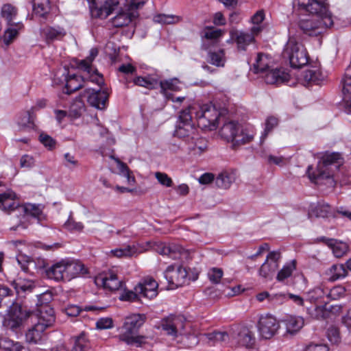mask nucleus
<instances>
[{
    "label": "nucleus",
    "instance_id": "nucleus-2",
    "mask_svg": "<svg viewBox=\"0 0 351 351\" xmlns=\"http://www.w3.org/2000/svg\"><path fill=\"white\" fill-rule=\"evenodd\" d=\"M147 317L145 314H132L127 317L125 319L123 326L121 328V332L119 335V339L126 343L128 345L141 346L146 342L147 337L143 335H137L138 329L145 322Z\"/></svg>",
    "mask_w": 351,
    "mask_h": 351
},
{
    "label": "nucleus",
    "instance_id": "nucleus-37",
    "mask_svg": "<svg viewBox=\"0 0 351 351\" xmlns=\"http://www.w3.org/2000/svg\"><path fill=\"white\" fill-rule=\"evenodd\" d=\"M326 274L329 276L330 280L335 281L346 277L348 275V271L343 264H335L328 269Z\"/></svg>",
    "mask_w": 351,
    "mask_h": 351
},
{
    "label": "nucleus",
    "instance_id": "nucleus-48",
    "mask_svg": "<svg viewBox=\"0 0 351 351\" xmlns=\"http://www.w3.org/2000/svg\"><path fill=\"white\" fill-rule=\"evenodd\" d=\"M204 336L208 340V343L213 345L216 343L223 342L228 339V334L226 332H213L205 334Z\"/></svg>",
    "mask_w": 351,
    "mask_h": 351
},
{
    "label": "nucleus",
    "instance_id": "nucleus-22",
    "mask_svg": "<svg viewBox=\"0 0 351 351\" xmlns=\"http://www.w3.org/2000/svg\"><path fill=\"white\" fill-rule=\"evenodd\" d=\"M36 317L38 322L45 328L51 326L55 322V315L53 308L50 305H43L38 306Z\"/></svg>",
    "mask_w": 351,
    "mask_h": 351
},
{
    "label": "nucleus",
    "instance_id": "nucleus-14",
    "mask_svg": "<svg viewBox=\"0 0 351 351\" xmlns=\"http://www.w3.org/2000/svg\"><path fill=\"white\" fill-rule=\"evenodd\" d=\"M187 271L181 265H171L165 271V277L167 280L171 289L184 285L188 280Z\"/></svg>",
    "mask_w": 351,
    "mask_h": 351
},
{
    "label": "nucleus",
    "instance_id": "nucleus-17",
    "mask_svg": "<svg viewBox=\"0 0 351 351\" xmlns=\"http://www.w3.org/2000/svg\"><path fill=\"white\" fill-rule=\"evenodd\" d=\"M158 282L152 278H147L143 282L138 284L134 289L144 298L152 300L158 295Z\"/></svg>",
    "mask_w": 351,
    "mask_h": 351
},
{
    "label": "nucleus",
    "instance_id": "nucleus-60",
    "mask_svg": "<svg viewBox=\"0 0 351 351\" xmlns=\"http://www.w3.org/2000/svg\"><path fill=\"white\" fill-rule=\"evenodd\" d=\"M64 227L69 231L80 232L83 230L84 226L81 222H76L72 218H69L64 224Z\"/></svg>",
    "mask_w": 351,
    "mask_h": 351
},
{
    "label": "nucleus",
    "instance_id": "nucleus-36",
    "mask_svg": "<svg viewBox=\"0 0 351 351\" xmlns=\"http://www.w3.org/2000/svg\"><path fill=\"white\" fill-rule=\"evenodd\" d=\"M235 180V175L233 172L227 171L220 173L215 179V184L221 189H227Z\"/></svg>",
    "mask_w": 351,
    "mask_h": 351
},
{
    "label": "nucleus",
    "instance_id": "nucleus-25",
    "mask_svg": "<svg viewBox=\"0 0 351 351\" xmlns=\"http://www.w3.org/2000/svg\"><path fill=\"white\" fill-rule=\"evenodd\" d=\"M47 101L45 99H41L36 101L34 106L27 110L25 117L19 121V125L24 129H32L34 127L33 113L35 110L44 108L47 106Z\"/></svg>",
    "mask_w": 351,
    "mask_h": 351
},
{
    "label": "nucleus",
    "instance_id": "nucleus-4",
    "mask_svg": "<svg viewBox=\"0 0 351 351\" xmlns=\"http://www.w3.org/2000/svg\"><path fill=\"white\" fill-rule=\"evenodd\" d=\"M32 313L28 311L22 305L13 303L8 310L3 324L7 332H11L18 336L21 334L24 323L27 318L32 316Z\"/></svg>",
    "mask_w": 351,
    "mask_h": 351
},
{
    "label": "nucleus",
    "instance_id": "nucleus-43",
    "mask_svg": "<svg viewBox=\"0 0 351 351\" xmlns=\"http://www.w3.org/2000/svg\"><path fill=\"white\" fill-rule=\"evenodd\" d=\"M133 82L136 86L145 87L149 90L155 88L158 84V80L151 76L136 77L134 78Z\"/></svg>",
    "mask_w": 351,
    "mask_h": 351
},
{
    "label": "nucleus",
    "instance_id": "nucleus-6",
    "mask_svg": "<svg viewBox=\"0 0 351 351\" xmlns=\"http://www.w3.org/2000/svg\"><path fill=\"white\" fill-rule=\"evenodd\" d=\"M220 135L227 141L232 142L233 146L248 143L254 138L253 132L241 130L239 123L233 121H227L223 125Z\"/></svg>",
    "mask_w": 351,
    "mask_h": 351
},
{
    "label": "nucleus",
    "instance_id": "nucleus-11",
    "mask_svg": "<svg viewBox=\"0 0 351 351\" xmlns=\"http://www.w3.org/2000/svg\"><path fill=\"white\" fill-rule=\"evenodd\" d=\"M186 324V319L181 315L171 314L160 321L161 328L167 335L176 338L182 335Z\"/></svg>",
    "mask_w": 351,
    "mask_h": 351
},
{
    "label": "nucleus",
    "instance_id": "nucleus-7",
    "mask_svg": "<svg viewBox=\"0 0 351 351\" xmlns=\"http://www.w3.org/2000/svg\"><path fill=\"white\" fill-rule=\"evenodd\" d=\"M189 108H195V110H192V114H195L199 127L208 130H213L217 128L219 113L215 106L204 104L189 106Z\"/></svg>",
    "mask_w": 351,
    "mask_h": 351
},
{
    "label": "nucleus",
    "instance_id": "nucleus-13",
    "mask_svg": "<svg viewBox=\"0 0 351 351\" xmlns=\"http://www.w3.org/2000/svg\"><path fill=\"white\" fill-rule=\"evenodd\" d=\"M97 55L98 49L97 48H92L89 56L79 62L78 68L87 73L90 82L101 85L104 82L103 77L98 73L96 69L92 66V62Z\"/></svg>",
    "mask_w": 351,
    "mask_h": 351
},
{
    "label": "nucleus",
    "instance_id": "nucleus-42",
    "mask_svg": "<svg viewBox=\"0 0 351 351\" xmlns=\"http://www.w3.org/2000/svg\"><path fill=\"white\" fill-rule=\"evenodd\" d=\"M71 351H91L90 342L84 332L75 337L74 346Z\"/></svg>",
    "mask_w": 351,
    "mask_h": 351
},
{
    "label": "nucleus",
    "instance_id": "nucleus-27",
    "mask_svg": "<svg viewBox=\"0 0 351 351\" xmlns=\"http://www.w3.org/2000/svg\"><path fill=\"white\" fill-rule=\"evenodd\" d=\"M17 9L10 3L4 4L1 10V15L7 23L8 26H14L19 29L23 27V24L19 22H14V20L17 16Z\"/></svg>",
    "mask_w": 351,
    "mask_h": 351
},
{
    "label": "nucleus",
    "instance_id": "nucleus-64",
    "mask_svg": "<svg viewBox=\"0 0 351 351\" xmlns=\"http://www.w3.org/2000/svg\"><path fill=\"white\" fill-rule=\"evenodd\" d=\"M278 121L274 117H269L267 119L265 122V128L262 138H265L267 134L273 130L278 125Z\"/></svg>",
    "mask_w": 351,
    "mask_h": 351
},
{
    "label": "nucleus",
    "instance_id": "nucleus-3",
    "mask_svg": "<svg viewBox=\"0 0 351 351\" xmlns=\"http://www.w3.org/2000/svg\"><path fill=\"white\" fill-rule=\"evenodd\" d=\"M269 60L268 56L263 53H258L254 64V73H265V80L267 84H280L287 82L290 75L282 69H269Z\"/></svg>",
    "mask_w": 351,
    "mask_h": 351
},
{
    "label": "nucleus",
    "instance_id": "nucleus-47",
    "mask_svg": "<svg viewBox=\"0 0 351 351\" xmlns=\"http://www.w3.org/2000/svg\"><path fill=\"white\" fill-rule=\"evenodd\" d=\"M208 58V62L216 66H223L225 64L226 58L223 49H219L217 51H210Z\"/></svg>",
    "mask_w": 351,
    "mask_h": 351
},
{
    "label": "nucleus",
    "instance_id": "nucleus-53",
    "mask_svg": "<svg viewBox=\"0 0 351 351\" xmlns=\"http://www.w3.org/2000/svg\"><path fill=\"white\" fill-rule=\"evenodd\" d=\"M328 339L333 344H339L341 341L339 329L336 326H330L327 330Z\"/></svg>",
    "mask_w": 351,
    "mask_h": 351
},
{
    "label": "nucleus",
    "instance_id": "nucleus-33",
    "mask_svg": "<svg viewBox=\"0 0 351 351\" xmlns=\"http://www.w3.org/2000/svg\"><path fill=\"white\" fill-rule=\"evenodd\" d=\"M237 342L241 346L252 348L255 343V337L249 328L243 327L238 332Z\"/></svg>",
    "mask_w": 351,
    "mask_h": 351
},
{
    "label": "nucleus",
    "instance_id": "nucleus-1",
    "mask_svg": "<svg viewBox=\"0 0 351 351\" xmlns=\"http://www.w3.org/2000/svg\"><path fill=\"white\" fill-rule=\"evenodd\" d=\"M298 8L301 11L316 15L319 19L302 20L299 23L300 28L303 32L311 36H317L322 33L325 28L333 25L331 13L328 11V5L319 0H298Z\"/></svg>",
    "mask_w": 351,
    "mask_h": 351
},
{
    "label": "nucleus",
    "instance_id": "nucleus-62",
    "mask_svg": "<svg viewBox=\"0 0 351 351\" xmlns=\"http://www.w3.org/2000/svg\"><path fill=\"white\" fill-rule=\"evenodd\" d=\"M119 171L121 173L127 178L128 182L129 183L134 182V178L133 176H131L130 174V169L126 165V164L121 162L119 159H115Z\"/></svg>",
    "mask_w": 351,
    "mask_h": 351
},
{
    "label": "nucleus",
    "instance_id": "nucleus-5",
    "mask_svg": "<svg viewBox=\"0 0 351 351\" xmlns=\"http://www.w3.org/2000/svg\"><path fill=\"white\" fill-rule=\"evenodd\" d=\"M342 164V158L339 153H326L319 161L316 171L311 172L313 167L309 165L307 168L306 173L309 179L314 182L319 180L330 178L332 173L329 167L335 165L337 168Z\"/></svg>",
    "mask_w": 351,
    "mask_h": 351
},
{
    "label": "nucleus",
    "instance_id": "nucleus-54",
    "mask_svg": "<svg viewBox=\"0 0 351 351\" xmlns=\"http://www.w3.org/2000/svg\"><path fill=\"white\" fill-rule=\"evenodd\" d=\"M178 21V16L174 15L158 14L154 17L155 23L161 24H173Z\"/></svg>",
    "mask_w": 351,
    "mask_h": 351
},
{
    "label": "nucleus",
    "instance_id": "nucleus-19",
    "mask_svg": "<svg viewBox=\"0 0 351 351\" xmlns=\"http://www.w3.org/2000/svg\"><path fill=\"white\" fill-rule=\"evenodd\" d=\"M16 198V193L10 190L0 193V209L8 213L14 211L19 213L21 204Z\"/></svg>",
    "mask_w": 351,
    "mask_h": 351
},
{
    "label": "nucleus",
    "instance_id": "nucleus-34",
    "mask_svg": "<svg viewBox=\"0 0 351 351\" xmlns=\"http://www.w3.org/2000/svg\"><path fill=\"white\" fill-rule=\"evenodd\" d=\"M45 329L46 328L43 326L42 324L36 323L26 332L25 337L27 341L29 343H37L42 339L43 332Z\"/></svg>",
    "mask_w": 351,
    "mask_h": 351
},
{
    "label": "nucleus",
    "instance_id": "nucleus-12",
    "mask_svg": "<svg viewBox=\"0 0 351 351\" xmlns=\"http://www.w3.org/2000/svg\"><path fill=\"white\" fill-rule=\"evenodd\" d=\"M257 329L261 339H271L280 329V324L274 316L269 314L262 315L258 319Z\"/></svg>",
    "mask_w": 351,
    "mask_h": 351
},
{
    "label": "nucleus",
    "instance_id": "nucleus-21",
    "mask_svg": "<svg viewBox=\"0 0 351 351\" xmlns=\"http://www.w3.org/2000/svg\"><path fill=\"white\" fill-rule=\"evenodd\" d=\"M160 253L167 255L172 259H180L182 261L186 260L189 256V253L187 250L177 244L164 245L161 247Z\"/></svg>",
    "mask_w": 351,
    "mask_h": 351
},
{
    "label": "nucleus",
    "instance_id": "nucleus-45",
    "mask_svg": "<svg viewBox=\"0 0 351 351\" xmlns=\"http://www.w3.org/2000/svg\"><path fill=\"white\" fill-rule=\"evenodd\" d=\"M14 288L18 294L32 292L35 288L32 280L19 278L14 282Z\"/></svg>",
    "mask_w": 351,
    "mask_h": 351
},
{
    "label": "nucleus",
    "instance_id": "nucleus-24",
    "mask_svg": "<svg viewBox=\"0 0 351 351\" xmlns=\"http://www.w3.org/2000/svg\"><path fill=\"white\" fill-rule=\"evenodd\" d=\"M66 280H71L80 275L86 274L88 272L84 265L80 261L66 259Z\"/></svg>",
    "mask_w": 351,
    "mask_h": 351
},
{
    "label": "nucleus",
    "instance_id": "nucleus-28",
    "mask_svg": "<svg viewBox=\"0 0 351 351\" xmlns=\"http://www.w3.org/2000/svg\"><path fill=\"white\" fill-rule=\"evenodd\" d=\"M343 101L348 112L351 113V68L346 70L342 80Z\"/></svg>",
    "mask_w": 351,
    "mask_h": 351
},
{
    "label": "nucleus",
    "instance_id": "nucleus-18",
    "mask_svg": "<svg viewBox=\"0 0 351 351\" xmlns=\"http://www.w3.org/2000/svg\"><path fill=\"white\" fill-rule=\"evenodd\" d=\"M231 39L237 44L239 51H245L247 46L255 42V36L258 34L252 32L236 30L230 32Z\"/></svg>",
    "mask_w": 351,
    "mask_h": 351
},
{
    "label": "nucleus",
    "instance_id": "nucleus-10",
    "mask_svg": "<svg viewBox=\"0 0 351 351\" xmlns=\"http://www.w3.org/2000/svg\"><path fill=\"white\" fill-rule=\"evenodd\" d=\"M146 1L147 0H106L104 4L100 8H96L93 13L97 12L96 15L98 18L106 19L114 9L122 8L124 6L128 10L130 8L136 10Z\"/></svg>",
    "mask_w": 351,
    "mask_h": 351
},
{
    "label": "nucleus",
    "instance_id": "nucleus-55",
    "mask_svg": "<svg viewBox=\"0 0 351 351\" xmlns=\"http://www.w3.org/2000/svg\"><path fill=\"white\" fill-rule=\"evenodd\" d=\"M223 272L221 268L213 267L208 271L207 276L210 281L214 284H218L222 276Z\"/></svg>",
    "mask_w": 351,
    "mask_h": 351
},
{
    "label": "nucleus",
    "instance_id": "nucleus-20",
    "mask_svg": "<svg viewBox=\"0 0 351 351\" xmlns=\"http://www.w3.org/2000/svg\"><path fill=\"white\" fill-rule=\"evenodd\" d=\"M117 10V14L112 19V24L115 27H121L128 25L132 21L138 16L136 10H132L130 8L128 10L124 6L123 8L114 9Z\"/></svg>",
    "mask_w": 351,
    "mask_h": 351
},
{
    "label": "nucleus",
    "instance_id": "nucleus-41",
    "mask_svg": "<svg viewBox=\"0 0 351 351\" xmlns=\"http://www.w3.org/2000/svg\"><path fill=\"white\" fill-rule=\"evenodd\" d=\"M307 313L315 319H325L330 314V312L324 306H313L307 308Z\"/></svg>",
    "mask_w": 351,
    "mask_h": 351
},
{
    "label": "nucleus",
    "instance_id": "nucleus-57",
    "mask_svg": "<svg viewBox=\"0 0 351 351\" xmlns=\"http://www.w3.org/2000/svg\"><path fill=\"white\" fill-rule=\"evenodd\" d=\"M39 141L45 147L49 150H52L56 147V140L45 133H41L39 135Z\"/></svg>",
    "mask_w": 351,
    "mask_h": 351
},
{
    "label": "nucleus",
    "instance_id": "nucleus-9",
    "mask_svg": "<svg viewBox=\"0 0 351 351\" xmlns=\"http://www.w3.org/2000/svg\"><path fill=\"white\" fill-rule=\"evenodd\" d=\"M283 56L288 58L291 66L301 68L308 62V57L304 47L294 39L290 38L285 45Z\"/></svg>",
    "mask_w": 351,
    "mask_h": 351
},
{
    "label": "nucleus",
    "instance_id": "nucleus-56",
    "mask_svg": "<svg viewBox=\"0 0 351 351\" xmlns=\"http://www.w3.org/2000/svg\"><path fill=\"white\" fill-rule=\"evenodd\" d=\"M182 343L187 348H193L197 346L199 343L198 337L195 334H186L181 335Z\"/></svg>",
    "mask_w": 351,
    "mask_h": 351
},
{
    "label": "nucleus",
    "instance_id": "nucleus-29",
    "mask_svg": "<svg viewBox=\"0 0 351 351\" xmlns=\"http://www.w3.org/2000/svg\"><path fill=\"white\" fill-rule=\"evenodd\" d=\"M66 85H65V90L64 93L67 95H70L72 93L79 90L82 87V82L88 80H90V78L86 73L84 74L83 76H78L75 74L69 75L68 77H66Z\"/></svg>",
    "mask_w": 351,
    "mask_h": 351
},
{
    "label": "nucleus",
    "instance_id": "nucleus-23",
    "mask_svg": "<svg viewBox=\"0 0 351 351\" xmlns=\"http://www.w3.org/2000/svg\"><path fill=\"white\" fill-rule=\"evenodd\" d=\"M66 259H63L49 267L46 270V275L50 279L56 281L66 280Z\"/></svg>",
    "mask_w": 351,
    "mask_h": 351
},
{
    "label": "nucleus",
    "instance_id": "nucleus-51",
    "mask_svg": "<svg viewBox=\"0 0 351 351\" xmlns=\"http://www.w3.org/2000/svg\"><path fill=\"white\" fill-rule=\"evenodd\" d=\"M295 269V261H293L291 263L285 265L277 275L278 281H283L292 274L293 270Z\"/></svg>",
    "mask_w": 351,
    "mask_h": 351
},
{
    "label": "nucleus",
    "instance_id": "nucleus-39",
    "mask_svg": "<svg viewBox=\"0 0 351 351\" xmlns=\"http://www.w3.org/2000/svg\"><path fill=\"white\" fill-rule=\"evenodd\" d=\"M265 17V12L263 10L257 11L252 17L251 22L254 25L251 27L250 31L253 34H259L263 30V22Z\"/></svg>",
    "mask_w": 351,
    "mask_h": 351
},
{
    "label": "nucleus",
    "instance_id": "nucleus-26",
    "mask_svg": "<svg viewBox=\"0 0 351 351\" xmlns=\"http://www.w3.org/2000/svg\"><path fill=\"white\" fill-rule=\"evenodd\" d=\"M318 239L327 245L332 250L333 254L337 258L342 257L348 251V245L346 243L324 237H320Z\"/></svg>",
    "mask_w": 351,
    "mask_h": 351
},
{
    "label": "nucleus",
    "instance_id": "nucleus-52",
    "mask_svg": "<svg viewBox=\"0 0 351 351\" xmlns=\"http://www.w3.org/2000/svg\"><path fill=\"white\" fill-rule=\"evenodd\" d=\"M20 29L14 26H9L4 32L3 39L6 45H9L17 36Z\"/></svg>",
    "mask_w": 351,
    "mask_h": 351
},
{
    "label": "nucleus",
    "instance_id": "nucleus-44",
    "mask_svg": "<svg viewBox=\"0 0 351 351\" xmlns=\"http://www.w3.org/2000/svg\"><path fill=\"white\" fill-rule=\"evenodd\" d=\"M330 213V206L328 204L319 203L312 207L308 215L310 217H327Z\"/></svg>",
    "mask_w": 351,
    "mask_h": 351
},
{
    "label": "nucleus",
    "instance_id": "nucleus-63",
    "mask_svg": "<svg viewBox=\"0 0 351 351\" xmlns=\"http://www.w3.org/2000/svg\"><path fill=\"white\" fill-rule=\"evenodd\" d=\"M304 351H329V347L326 343L312 342L305 347Z\"/></svg>",
    "mask_w": 351,
    "mask_h": 351
},
{
    "label": "nucleus",
    "instance_id": "nucleus-50",
    "mask_svg": "<svg viewBox=\"0 0 351 351\" xmlns=\"http://www.w3.org/2000/svg\"><path fill=\"white\" fill-rule=\"evenodd\" d=\"M136 251L137 250L135 246L128 245L124 247L111 250V253L114 256L121 258L123 256H132L136 253Z\"/></svg>",
    "mask_w": 351,
    "mask_h": 351
},
{
    "label": "nucleus",
    "instance_id": "nucleus-40",
    "mask_svg": "<svg viewBox=\"0 0 351 351\" xmlns=\"http://www.w3.org/2000/svg\"><path fill=\"white\" fill-rule=\"evenodd\" d=\"M27 351L19 342H14L8 338L0 339V351Z\"/></svg>",
    "mask_w": 351,
    "mask_h": 351
},
{
    "label": "nucleus",
    "instance_id": "nucleus-49",
    "mask_svg": "<svg viewBox=\"0 0 351 351\" xmlns=\"http://www.w3.org/2000/svg\"><path fill=\"white\" fill-rule=\"evenodd\" d=\"M278 265L276 263H269L265 261L259 269V275L265 278L270 277V276L278 269Z\"/></svg>",
    "mask_w": 351,
    "mask_h": 351
},
{
    "label": "nucleus",
    "instance_id": "nucleus-15",
    "mask_svg": "<svg viewBox=\"0 0 351 351\" xmlns=\"http://www.w3.org/2000/svg\"><path fill=\"white\" fill-rule=\"evenodd\" d=\"M88 103L93 107L103 110L106 108L108 99V93L105 90H95L88 88L83 93Z\"/></svg>",
    "mask_w": 351,
    "mask_h": 351
},
{
    "label": "nucleus",
    "instance_id": "nucleus-16",
    "mask_svg": "<svg viewBox=\"0 0 351 351\" xmlns=\"http://www.w3.org/2000/svg\"><path fill=\"white\" fill-rule=\"evenodd\" d=\"M95 283L97 286L110 291H117L122 286V281L112 271L99 274L95 278Z\"/></svg>",
    "mask_w": 351,
    "mask_h": 351
},
{
    "label": "nucleus",
    "instance_id": "nucleus-38",
    "mask_svg": "<svg viewBox=\"0 0 351 351\" xmlns=\"http://www.w3.org/2000/svg\"><path fill=\"white\" fill-rule=\"evenodd\" d=\"M188 149L193 152L194 154L199 155L205 152L208 148V142L203 138H197L195 136L194 140H190Z\"/></svg>",
    "mask_w": 351,
    "mask_h": 351
},
{
    "label": "nucleus",
    "instance_id": "nucleus-31",
    "mask_svg": "<svg viewBox=\"0 0 351 351\" xmlns=\"http://www.w3.org/2000/svg\"><path fill=\"white\" fill-rule=\"evenodd\" d=\"M285 326L287 333L291 335L298 332L304 325V320L302 317L289 316L282 320Z\"/></svg>",
    "mask_w": 351,
    "mask_h": 351
},
{
    "label": "nucleus",
    "instance_id": "nucleus-61",
    "mask_svg": "<svg viewBox=\"0 0 351 351\" xmlns=\"http://www.w3.org/2000/svg\"><path fill=\"white\" fill-rule=\"evenodd\" d=\"M223 34V32L219 29H215L213 27H208L204 30V36L206 39L215 40L221 37Z\"/></svg>",
    "mask_w": 351,
    "mask_h": 351
},
{
    "label": "nucleus",
    "instance_id": "nucleus-8",
    "mask_svg": "<svg viewBox=\"0 0 351 351\" xmlns=\"http://www.w3.org/2000/svg\"><path fill=\"white\" fill-rule=\"evenodd\" d=\"M195 108H187L182 110L178 117L174 135L184 138L186 142L194 140L196 136V128L192 119V110Z\"/></svg>",
    "mask_w": 351,
    "mask_h": 351
},
{
    "label": "nucleus",
    "instance_id": "nucleus-59",
    "mask_svg": "<svg viewBox=\"0 0 351 351\" xmlns=\"http://www.w3.org/2000/svg\"><path fill=\"white\" fill-rule=\"evenodd\" d=\"M155 177L161 185L166 187L173 186V180L167 173L158 171L155 173Z\"/></svg>",
    "mask_w": 351,
    "mask_h": 351
},
{
    "label": "nucleus",
    "instance_id": "nucleus-46",
    "mask_svg": "<svg viewBox=\"0 0 351 351\" xmlns=\"http://www.w3.org/2000/svg\"><path fill=\"white\" fill-rule=\"evenodd\" d=\"M33 10L36 14L45 16L50 10L49 0H34Z\"/></svg>",
    "mask_w": 351,
    "mask_h": 351
},
{
    "label": "nucleus",
    "instance_id": "nucleus-35",
    "mask_svg": "<svg viewBox=\"0 0 351 351\" xmlns=\"http://www.w3.org/2000/svg\"><path fill=\"white\" fill-rule=\"evenodd\" d=\"M19 214L30 215L33 217L37 218L39 221H40L43 215V211L40 205L27 203L21 204Z\"/></svg>",
    "mask_w": 351,
    "mask_h": 351
},
{
    "label": "nucleus",
    "instance_id": "nucleus-58",
    "mask_svg": "<svg viewBox=\"0 0 351 351\" xmlns=\"http://www.w3.org/2000/svg\"><path fill=\"white\" fill-rule=\"evenodd\" d=\"M142 296L140 295V293H138L134 289V291H127L123 293L120 296V300L128 302H136L140 300Z\"/></svg>",
    "mask_w": 351,
    "mask_h": 351
},
{
    "label": "nucleus",
    "instance_id": "nucleus-32",
    "mask_svg": "<svg viewBox=\"0 0 351 351\" xmlns=\"http://www.w3.org/2000/svg\"><path fill=\"white\" fill-rule=\"evenodd\" d=\"M41 35L47 43H51L55 40L62 39L66 35V31L60 27L47 26L42 29Z\"/></svg>",
    "mask_w": 351,
    "mask_h": 351
},
{
    "label": "nucleus",
    "instance_id": "nucleus-30",
    "mask_svg": "<svg viewBox=\"0 0 351 351\" xmlns=\"http://www.w3.org/2000/svg\"><path fill=\"white\" fill-rule=\"evenodd\" d=\"M160 92L166 99H173V94L170 91L178 92L181 90V82L176 78L158 82Z\"/></svg>",
    "mask_w": 351,
    "mask_h": 351
}]
</instances>
